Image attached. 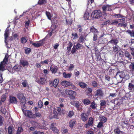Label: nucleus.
<instances>
[{
    "mask_svg": "<svg viewBox=\"0 0 134 134\" xmlns=\"http://www.w3.org/2000/svg\"><path fill=\"white\" fill-rule=\"evenodd\" d=\"M129 75L128 74H126V75H125L124 76V79L125 80H127L129 78Z\"/></svg>",
    "mask_w": 134,
    "mask_h": 134,
    "instance_id": "obj_62",
    "label": "nucleus"
},
{
    "mask_svg": "<svg viewBox=\"0 0 134 134\" xmlns=\"http://www.w3.org/2000/svg\"><path fill=\"white\" fill-rule=\"evenodd\" d=\"M124 54L125 56L127 58L131 60V59L132 56L128 51H125Z\"/></svg>",
    "mask_w": 134,
    "mask_h": 134,
    "instance_id": "obj_23",
    "label": "nucleus"
},
{
    "mask_svg": "<svg viewBox=\"0 0 134 134\" xmlns=\"http://www.w3.org/2000/svg\"><path fill=\"white\" fill-rule=\"evenodd\" d=\"M26 107L25 106H22V110L24 114L26 116L30 118H35V115H34L32 111L26 110Z\"/></svg>",
    "mask_w": 134,
    "mask_h": 134,
    "instance_id": "obj_1",
    "label": "nucleus"
},
{
    "mask_svg": "<svg viewBox=\"0 0 134 134\" xmlns=\"http://www.w3.org/2000/svg\"><path fill=\"white\" fill-rule=\"evenodd\" d=\"M74 115V113L73 111H69L68 116L70 117H71Z\"/></svg>",
    "mask_w": 134,
    "mask_h": 134,
    "instance_id": "obj_47",
    "label": "nucleus"
},
{
    "mask_svg": "<svg viewBox=\"0 0 134 134\" xmlns=\"http://www.w3.org/2000/svg\"><path fill=\"white\" fill-rule=\"evenodd\" d=\"M103 123L102 122L100 121L98 123L97 127L98 128H101L103 126Z\"/></svg>",
    "mask_w": 134,
    "mask_h": 134,
    "instance_id": "obj_48",
    "label": "nucleus"
},
{
    "mask_svg": "<svg viewBox=\"0 0 134 134\" xmlns=\"http://www.w3.org/2000/svg\"><path fill=\"white\" fill-rule=\"evenodd\" d=\"M50 70L52 73H55L56 72L57 70V67H51Z\"/></svg>",
    "mask_w": 134,
    "mask_h": 134,
    "instance_id": "obj_28",
    "label": "nucleus"
},
{
    "mask_svg": "<svg viewBox=\"0 0 134 134\" xmlns=\"http://www.w3.org/2000/svg\"><path fill=\"white\" fill-rule=\"evenodd\" d=\"M45 39L40 40L39 41L36 42L34 43L33 44L34 47H38L41 46L44 43V40Z\"/></svg>",
    "mask_w": 134,
    "mask_h": 134,
    "instance_id": "obj_9",
    "label": "nucleus"
},
{
    "mask_svg": "<svg viewBox=\"0 0 134 134\" xmlns=\"http://www.w3.org/2000/svg\"><path fill=\"white\" fill-rule=\"evenodd\" d=\"M99 120H100V122H102L103 123L106 122L107 119L104 116L100 115L99 117Z\"/></svg>",
    "mask_w": 134,
    "mask_h": 134,
    "instance_id": "obj_21",
    "label": "nucleus"
},
{
    "mask_svg": "<svg viewBox=\"0 0 134 134\" xmlns=\"http://www.w3.org/2000/svg\"><path fill=\"white\" fill-rule=\"evenodd\" d=\"M134 81H132L129 84L128 89L131 92H133L134 91Z\"/></svg>",
    "mask_w": 134,
    "mask_h": 134,
    "instance_id": "obj_14",
    "label": "nucleus"
},
{
    "mask_svg": "<svg viewBox=\"0 0 134 134\" xmlns=\"http://www.w3.org/2000/svg\"><path fill=\"white\" fill-rule=\"evenodd\" d=\"M77 49L75 47V45H74L71 51V52L72 54L75 53L77 50Z\"/></svg>",
    "mask_w": 134,
    "mask_h": 134,
    "instance_id": "obj_39",
    "label": "nucleus"
},
{
    "mask_svg": "<svg viewBox=\"0 0 134 134\" xmlns=\"http://www.w3.org/2000/svg\"><path fill=\"white\" fill-rule=\"evenodd\" d=\"M46 14L48 19L49 20H51V15L50 13L49 12H46Z\"/></svg>",
    "mask_w": 134,
    "mask_h": 134,
    "instance_id": "obj_43",
    "label": "nucleus"
},
{
    "mask_svg": "<svg viewBox=\"0 0 134 134\" xmlns=\"http://www.w3.org/2000/svg\"><path fill=\"white\" fill-rule=\"evenodd\" d=\"M127 32L129 34L131 37L134 36V31H131L130 30L127 31Z\"/></svg>",
    "mask_w": 134,
    "mask_h": 134,
    "instance_id": "obj_45",
    "label": "nucleus"
},
{
    "mask_svg": "<svg viewBox=\"0 0 134 134\" xmlns=\"http://www.w3.org/2000/svg\"><path fill=\"white\" fill-rule=\"evenodd\" d=\"M55 125V123H52L50 126V128L51 130L53 131L54 132L58 133L59 131L58 129L55 127L54 126Z\"/></svg>",
    "mask_w": 134,
    "mask_h": 134,
    "instance_id": "obj_10",
    "label": "nucleus"
},
{
    "mask_svg": "<svg viewBox=\"0 0 134 134\" xmlns=\"http://www.w3.org/2000/svg\"><path fill=\"white\" fill-rule=\"evenodd\" d=\"M78 85L79 86L83 88L86 87L87 86V85L86 84L82 82H79L78 83Z\"/></svg>",
    "mask_w": 134,
    "mask_h": 134,
    "instance_id": "obj_25",
    "label": "nucleus"
},
{
    "mask_svg": "<svg viewBox=\"0 0 134 134\" xmlns=\"http://www.w3.org/2000/svg\"><path fill=\"white\" fill-rule=\"evenodd\" d=\"M118 26H122L125 27H126V25L123 23H119L118 24Z\"/></svg>",
    "mask_w": 134,
    "mask_h": 134,
    "instance_id": "obj_52",
    "label": "nucleus"
},
{
    "mask_svg": "<svg viewBox=\"0 0 134 134\" xmlns=\"http://www.w3.org/2000/svg\"><path fill=\"white\" fill-rule=\"evenodd\" d=\"M79 40L81 42H83L84 41V37L81 36L80 37Z\"/></svg>",
    "mask_w": 134,
    "mask_h": 134,
    "instance_id": "obj_54",
    "label": "nucleus"
},
{
    "mask_svg": "<svg viewBox=\"0 0 134 134\" xmlns=\"http://www.w3.org/2000/svg\"><path fill=\"white\" fill-rule=\"evenodd\" d=\"M97 34H94V36L93 37V41H95L97 39Z\"/></svg>",
    "mask_w": 134,
    "mask_h": 134,
    "instance_id": "obj_61",
    "label": "nucleus"
},
{
    "mask_svg": "<svg viewBox=\"0 0 134 134\" xmlns=\"http://www.w3.org/2000/svg\"><path fill=\"white\" fill-rule=\"evenodd\" d=\"M33 134H43V132H41L39 131H34L33 133Z\"/></svg>",
    "mask_w": 134,
    "mask_h": 134,
    "instance_id": "obj_57",
    "label": "nucleus"
},
{
    "mask_svg": "<svg viewBox=\"0 0 134 134\" xmlns=\"http://www.w3.org/2000/svg\"><path fill=\"white\" fill-rule=\"evenodd\" d=\"M106 104V102L105 100H102L100 104L101 106H103Z\"/></svg>",
    "mask_w": 134,
    "mask_h": 134,
    "instance_id": "obj_63",
    "label": "nucleus"
},
{
    "mask_svg": "<svg viewBox=\"0 0 134 134\" xmlns=\"http://www.w3.org/2000/svg\"><path fill=\"white\" fill-rule=\"evenodd\" d=\"M38 83L42 85L44 84L46 82V79L43 77H40V79L37 81Z\"/></svg>",
    "mask_w": 134,
    "mask_h": 134,
    "instance_id": "obj_18",
    "label": "nucleus"
},
{
    "mask_svg": "<svg viewBox=\"0 0 134 134\" xmlns=\"http://www.w3.org/2000/svg\"><path fill=\"white\" fill-rule=\"evenodd\" d=\"M102 8L103 10V13L104 14H105L106 11L107 10L108 11H111L112 9H113L112 5L108 4L104 5L102 7Z\"/></svg>",
    "mask_w": 134,
    "mask_h": 134,
    "instance_id": "obj_6",
    "label": "nucleus"
},
{
    "mask_svg": "<svg viewBox=\"0 0 134 134\" xmlns=\"http://www.w3.org/2000/svg\"><path fill=\"white\" fill-rule=\"evenodd\" d=\"M91 15L93 18H98L102 16V14L100 10H96L92 13Z\"/></svg>",
    "mask_w": 134,
    "mask_h": 134,
    "instance_id": "obj_4",
    "label": "nucleus"
},
{
    "mask_svg": "<svg viewBox=\"0 0 134 134\" xmlns=\"http://www.w3.org/2000/svg\"><path fill=\"white\" fill-rule=\"evenodd\" d=\"M23 131L22 128L21 127H19L18 128L16 134H20Z\"/></svg>",
    "mask_w": 134,
    "mask_h": 134,
    "instance_id": "obj_46",
    "label": "nucleus"
},
{
    "mask_svg": "<svg viewBox=\"0 0 134 134\" xmlns=\"http://www.w3.org/2000/svg\"><path fill=\"white\" fill-rule=\"evenodd\" d=\"M65 92L67 94L70 95V98L72 99H74L76 95V93L75 91L68 90H66Z\"/></svg>",
    "mask_w": 134,
    "mask_h": 134,
    "instance_id": "obj_5",
    "label": "nucleus"
},
{
    "mask_svg": "<svg viewBox=\"0 0 134 134\" xmlns=\"http://www.w3.org/2000/svg\"><path fill=\"white\" fill-rule=\"evenodd\" d=\"M21 65L24 66L27 65L28 64V62L26 61L22 60L20 61Z\"/></svg>",
    "mask_w": 134,
    "mask_h": 134,
    "instance_id": "obj_37",
    "label": "nucleus"
},
{
    "mask_svg": "<svg viewBox=\"0 0 134 134\" xmlns=\"http://www.w3.org/2000/svg\"><path fill=\"white\" fill-rule=\"evenodd\" d=\"M90 111L87 112V114L85 113H83L81 114V118L84 121H86L88 119V116L89 115Z\"/></svg>",
    "mask_w": 134,
    "mask_h": 134,
    "instance_id": "obj_12",
    "label": "nucleus"
},
{
    "mask_svg": "<svg viewBox=\"0 0 134 134\" xmlns=\"http://www.w3.org/2000/svg\"><path fill=\"white\" fill-rule=\"evenodd\" d=\"M93 118L92 117L90 118L88 123L86 124V127L88 128L91 126L93 124Z\"/></svg>",
    "mask_w": 134,
    "mask_h": 134,
    "instance_id": "obj_15",
    "label": "nucleus"
},
{
    "mask_svg": "<svg viewBox=\"0 0 134 134\" xmlns=\"http://www.w3.org/2000/svg\"><path fill=\"white\" fill-rule=\"evenodd\" d=\"M74 68V66L73 64H71L69 66V70H71Z\"/></svg>",
    "mask_w": 134,
    "mask_h": 134,
    "instance_id": "obj_55",
    "label": "nucleus"
},
{
    "mask_svg": "<svg viewBox=\"0 0 134 134\" xmlns=\"http://www.w3.org/2000/svg\"><path fill=\"white\" fill-rule=\"evenodd\" d=\"M130 70L131 71H134V63H131L129 66Z\"/></svg>",
    "mask_w": 134,
    "mask_h": 134,
    "instance_id": "obj_36",
    "label": "nucleus"
},
{
    "mask_svg": "<svg viewBox=\"0 0 134 134\" xmlns=\"http://www.w3.org/2000/svg\"><path fill=\"white\" fill-rule=\"evenodd\" d=\"M10 32L8 28H7L6 30L5 31V33L4 34V36L5 37V42L7 44V38L8 37L9 34Z\"/></svg>",
    "mask_w": 134,
    "mask_h": 134,
    "instance_id": "obj_13",
    "label": "nucleus"
},
{
    "mask_svg": "<svg viewBox=\"0 0 134 134\" xmlns=\"http://www.w3.org/2000/svg\"><path fill=\"white\" fill-rule=\"evenodd\" d=\"M56 26L55 24H52L51 26V29L49 31L48 36H51L56 31Z\"/></svg>",
    "mask_w": 134,
    "mask_h": 134,
    "instance_id": "obj_7",
    "label": "nucleus"
},
{
    "mask_svg": "<svg viewBox=\"0 0 134 134\" xmlns=\"http://www.w3.org/2000/svg\"><path fill=\"white\" fill-rule=\"evenodd\" d=\"M63 76L65 78H68L70 77L71 76V74L69 73H66L64 72L63 73Z\"/></svg>",
    "mask_w": 134,
    "mask_h": 134,
    "instance_id": "obj_24",
    "label": "nucleus"
},
{
    "mask_svg": "<svg viewBox=\"0 0 134 134\" xmlns=\"http://www.w3.org/2000/svg\"><path fill=\"white\" fill-rule=\"evenodd\" d=\"M10 102L11 103L15 104L17 102L16 98L14 97H10Z\"/></svg>",
    "mask_w": 134,
    "mask_h": 134,
    "instance_id": "obj_20",
    "label": "nucleus"
},
{
    "mask_svg": "<svg viewBox=\"0 0 134 134\" xmlns=\"http://www.w3.org/2000/svg\"><path fill=\"white\" fill-rule=\"evenodd\" d=\"M73 45L72 43L70 42L68 44V46L67 47V50L68 51H70L71 49V48Z\"/></svg>",
    "mask_w": 134,
    "mask_h": 134,
    "instance_id": "obj_32",
    "label": "nucleus"
},
{
    "mask_svg": "<svg viewBox=\"0 0 134 134\" xmlns=\"http://www.w3.org/2000/svg\"><path fill=\"white\" fill-rule=\"evenodd\" d=\"M1 111L2 113L5 114L7 112V110L5 108H2L1 110Z\"/></svg>",
    "mask_w": 134,
    "mask_h": 134,
    "instance_id": "obj_53",
    "label": "nucleus"
},
{
    "mask_svg": "<svg viewBox=\"0 0 134 134\" xmlns=\"http://www.w3.org/2000/svg\"><path fill=\"white\" fill-rule=\"evenodd\" d=\"M125 97H123L122 98L119 100L116 104L118 105H119L121 104L124 103L125 102Z\"/></svg>",
    "mask_w": 134,
    "mask_h": 134,
    "instance_id": "obj_31",
    "label": "nucleus"
},
{
    "mask_svg": "<svg viewBox=\"0 0 134 134\" xmlns=\"http://www.w3.org/2000/svg\"><path fill=\"white\" fill-rule=\"evenodd\" d=\"M114 133L116 134H122V132L118 128L115 129L114 131Z\"/></svg>",
    "mask_w": 134,
    "mask_h": 134,
    "instance_id": "obj_33",
    "label": "nucleus"
},
{
    "mask_svg": "<svg viewBox=\"0 0 134 134\" xmlns=\"http://www.w3.org/2000/svg\"><path fill=\"white\" fill-rule=\"evenodd\" d=\"M46 0H39L38 1V4L40 5L45 4L46 3Z\"/></svg>",
    "mask_w": 134,
    "mask_h": 134,
    "instance_id": "obj_38",
    "label": "nucleus"
},
{
    "mask_svg": "<svg viewBox=\"0 0 134 134\" xmlns=\"http://www.w3.org/2000/svg\"><path fill=\"white\" fill-rule=\"evenodd\" d=\"M83 102L86 105L89 104L91 103L90 101L87 98L84 99L83 100Z\"/></svg>",
    "mask_w": 134,
    "mask_h": 134,
    "instance_id": "obj_30",
    "label": "nucleus"
},
{
    "mask_svg": "<svg viewBox=\"0 0 134 134\" xmlns=\"http://www.w3.org/2000/svg\"><path fill=\"white\" fill-rule=\"evenodd\" d=\"M91 32H92L94 34H98V32L97 31V29H95L94 27L92 26L90 28V29Z\"/></svg>",
    "mask_w": 134,
    "mask_h": 134,
    "instance_id": "obj_29",
    "label": "nucleus"
},
{
    "mask_svg": "<svg viewBox=\"0 0 134 134\" xmlns=\"http://www.w3.org/2000/svg\"><path fill=\"white\" fill-rule=\"evenodd\" d=\"M34 115H35V118L37 117H40L41 116V114L39 113H36L35 114H34Z\"/></svg>",
    "mask_w": 134,
    "mask_h": 134,
    "instance_id": "obj_56",
    "label": "nucleus"
},
{
    "mask_svg": "<svg viewBox=\"0 0 134 134\" xmlns=\"http://www.w3.org/2000/svg\"><path fill=\"white\" fill-rule=\"evenodd\" d=\"M95 96L102 97L104 95V93L101 88L97 89L95 92Z\"/></svg>",
    "mask_w": 134,
    "mask_h": 134,
    "instance_id": "obj_8",
    "label": "nucleus"
},
{
    "mask_svg": "<svg viewBox=\"0 0 134 134\" xmlns=\"http://www.w3.org/2000/svg\"><path fill=\"white\" fill-rule=\"evenodd\" d=\"M61 84L62 85L65 86H70L72 85V83L66 81H64L62 82Z\"/></svg>",
    "mask_w": 134,
    "mask_h": 134,
    "instance_id": "obj_19",
    "label": "nucleus"
},
{
    "mask_svg": "<svg viewBox=\"0 0 134 134\" xmlns=\"http://www.w3.org/2000/svg\"><path fill=\"white\" fill-rule=\"evenodd\" d=\"M76 123V120L74 119H72L70 120L69 122V126L71 129L73 128L74 126Z\"/></svg>",
    "mask_w": 134,
    "mask_h": 134,
    "instance_id": "obj_16",
    "label": "nucleus"
},
{
    "mask_svg": "<svg viewBox=\"0 0 134 134\" xmlns=\"http://www.w3.org/2000/svg\"><path fill=\"white\" fill-rule=\"evenodd\" d=\"M21 67L19 65H16L13 68V69L15 71H18L21 69Z\"/></svg>",
    "mask_w": 134,
    "mask_h": 134,
    "instance_id": "obj_22",
    "label": "nucleus"
},
{
    "mask_svg": "<svg viewBox=\"0 0 134 134\" xmlns=\"http://www.w3.org/2000/svg\"><path fill=\"white\" fill-rule=\"evenodd\" d=\"M97 105L94 101H93L91 103L90 105V107L93 109H96Z\"/></svg>",
    "mask_w": 134,
    "mask_h": 134,
    "instance_id": "obj_27",
    "label": "nucleus"
},
{
    "mask_svg": "<svg viewBox=\"0 0 134 134\" xmlns=\"http://www.w3.org/2000/svg\"><path fill=\"white\" fill-rule=\"evenodd\" d=\"M43 65V62H41L40 63H37L36 66L37 68H40Z\"/></svg>",
    "mask_w": 134,
    "mask_h": 134,
    "instance_id": "obj_51",
    "label": "nucleus"
},
{
    "mask_svg": "<svg viewBox=\"0 0 134 134\" xmlns=\"http://www.w3.org/2000/svg\"><path fill=\"white\" fill-rule=\"evenodd\" d=\"M125 75L124 72L121 71L118 72L116 74V76L117 77H119L122 80L124 79V77Z\"/></svg>",
    "mask_w": 134,
    "mask_h": 134,
    "instance_id": "obj_17",
    "label": "nucleus"
},
{
    "mask_svg": "<svg viewBox=\"0 0 134 134\" xmlns=\"http://www.w3.org/2000/svg\"><path fill=\"white\" fill-rule=\"evenodd\" d=\"M31 49L29 48H27L25 49V53L26 54H28L30 51Z\"/></svg>",
    "mask_w": 134,
    "mask_h": 134,
    "instance_id": "obj_60",
    "label": "nucleus"
},
{
    "mask_svg": "<svg viewBox=\"0 0 134 134\" xmlns=\"http://www.w3.org/2000/svg\"><path fill=\"white\" fill-rule=\"evenodd\" d=\"M90 16L89 13L88 12H86L83 16V18L85 20H86L89 19Z\"/></svg>",
    "mask_w": 134,
    "mask_h": 134,
    "instance_id": "obj_34",
    "label": "nucleus"
},
{
    "mask_svg": "<svg viewBox=\"0 0 134 134\" xmlns=\"http://www.w3.org/2000/svg\"><path fill=\"white\" fill-rule=\"evenodd\" d=\"M22 82L23 85L24 87H26L28 85V84L27 83V82L26 80H23Z\"/></svg>",
    "mask_w": 134,
    "mask_h": 134,
    "instance_id": "obj_42",
    "label": "nucleus"
},
{
    "mask_svg": "<svg viewBox=\"0 0 134 134\" xmlns=\"http://www.w3.org/2000/svg\"><path fill=\"white\" fill-rule=\"evenodd\" d=\"M6 96L5 95H3L2 96L1 98V100L2 102L4 101L6 99Z\"/></svg>",
    "mask_w": 134,
    "mask_h": 134,
    "instance_id": "obj_58",
    "label": "nucleus"
},
{
    "mask_svg": "<svg viewBox=\"0 0 134 134\" xmlns=\"http://www.w3.org/2000/svg\"><path fill=\"white\" fill-rule=\"evenodd\" d=\"M17 97L20 100V103L23 105V106H25L26 102V100L23 94L21 93H18L17 95Z\"/></svg>",
    "mask_w": 134,
    "mask_h": 134,
    "instance_id": "obj_3",
    "label": "nucleus"
},
{
    "mask_svg": "<svg viewBox=\"0 0 134 134\" xmlns=\"http://www.w3.org/2000/svg\"><path fill=\"white\" fill-rule=\"evenodd\" d=\"M8 132L9 134H12L13 132V127L11 126H9L8 128Z\"/></svg>",
    "mask_w": 134,
    "mask_h": 134,
    "instance_id": "obj_40",
    "label": "nucleus"
},
{
    "mask_svg": "<svg viewBox=\"0 0 134 134\" xmlns=\"http://www.w3.org/2000/svg\"><path fill=\"white\" fill-rule=\"evenodd\" d=\"M59 80L58 79H55L53 82L52 81L50 83V86L51 87L53 86L55 88H56L57 86Z\"/></svg>",
    "mask_w": 134,
    "mask_h": 134,
    "instance_id": "obj_11",
    "label": "nucleus"
},
{
    "mask_svg": "<svg viewBox=\"0 0 134 134\" xmlns=\"http://www.w3.org/2000/svg\"><path fill=\"white\" fill-rule=\"evenodd\" d=\"M119 47L118 46H116L113 47V51L115 53H117L118 52Z\"/></svg>",
    "mask_w": 134,
    "mask_h": 134,
    "instance_id": "obj_35",
    "label": "nucleus"
},
{
    "mask_svg": "<svg viewBox=\"0 0 134 134\" xmlns=\"http://www.w3.org/2000/svg\"><path fill=\"white\" fill-rule=\"evenodd\" d=\"M92 84L93 86L94 87H96L97 86V84L95 81H93L92 82Z\"/></svg>",
    "mask_w": 134,
    "mask_h": 134,
    "instance_id": "obj_64",
    "label": "nucleus"
},
{
    "mask_svg": "<svg viewBox=\"0 0 134 134\" xmlns=\"http://www.w3.org/2000/svg\"><path fill=\"white\" fill-rule=\"evenodd\" d=\"M43 106V103L41 100H39L38 103V107L40 108H41Z\"/></svg>",
    "mask_w": 134,
    "mask_h": 134,
    "instance_id": "obj_50",
    "label": "nucleus"
},
{
    "mask_svg": "<svg viewBox=\"0 0 134 134\" xmlns=\"http://www.w3.org/2000/svg\"><path fill=\"white\" fill-rule=\"evenodd\" d=\"M118 41L116 39H112L109 42L113 44L116 45L118 43Z\"/></svg>",
    "mask_w": 134,
    "mask_h": 134,
    "instance_id": "obj_26",
    "label": "nucleus"
},
{
    "mask_svg": "<svg viewBox=\"0 0 134 134\" xmlns=\"http://www.w3.org/2000/svg\"><path fill=\"white\" fill-rule=\"evenodd\" d=\"M114 16H115V17L117 18H119L122 17V16L120 14H115L114 15Z\"/></svg>",
    "mask_w": 134,
    "mask_h": 134,
    "instance_id": "obj_59",
    "label": "nucleus"
},
{
    "mask_svg": "<svg viewBox=\"0 0 134 134\" xmlns=\"http://www.w3.org/2000/svg\"><path fill=\"white\" fill-rule=\"evenodd\" d=\"M21 41L22 43H25L27 41V38L26 37H23L21 38Z\"/></svg>",
    "mask_w": 134,
    "mask_h": 134,
    "instance_id": "obj_41",
    "label": "nucleus"
},
{
    "mask_svg": "<svg viewBox=\"0 0 134 134\" xmlns=\"http://www.w3.org/2000/svg\"><path fill=\"white\" fill-rule=\"evenodd\" d=\"M9 56L7 54L3 61L0 64V70L3 71L5 70V64L8 63V59Z\"/></svg>",
    "mask_w": 134,
    "mask_h": 134,
    "instance_id": "obj_2",
    "label": "nucleus"
},
{
    "mask_svg": "<svg viewBox=\"0 0 134 134\" xmlns=\"http://www.w3.org/2000/svg\"><path fill=\"white\" fill-rule=\"evenodd\" d=\"M71 103L72 104L74 105L76 108H79V105L78 103L75 102L74 103H73L72 102Z\"/></svg>",
    "mask_w": 134,
    "mask_h": 134,
    "instance_id": "obj_44",
    "label": "nucleus"
},
{
    "mask_svg": "<svg viewBox=\"0 0 134 134\" xmlns=\"http://www.w3.org/2000/svg\"><path fill=\"white\" fill-rule=\"evenodd\" d=\"M72 36L74 37L73 39H75L78 38L77 34L76 33H72Z\"/></svg>",
    "mask_w": 134,
    "mask_h": 134,
    "instance_id": "obj_49",
    "label": "nucleus"
}]
</instances>
